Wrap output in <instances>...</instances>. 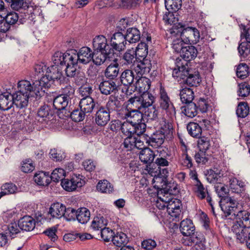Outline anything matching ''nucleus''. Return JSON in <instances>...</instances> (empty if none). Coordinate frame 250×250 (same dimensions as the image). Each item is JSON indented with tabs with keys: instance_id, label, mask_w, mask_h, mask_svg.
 Listing matches in <instances>:
<instances>
[{
	"instance_id": "53",
	"label": "nucleus",
	"mask_w": 250,
	"mask_h": 250,
	"mask_svg": "<svg viewBox=\"0 0 250 250\" xmlns=\"http://www.w3.org/2000/svg\"><path fill=\"white\" fill-rule=\"evenodd\" d=\"M142 0H121L119 6L127 9H134L140 5Z\"/></svg>"
},
{
	"instance_id": "62",
	"label": "nucleus",
	"mask_w": 250,
	"mask_h": 250,
	"mask_svg": "<svg viewBox=\"0 0 250 250\" xmlns=\"http://www.w3.org/2000/svg\"><path fill=\"white\" fill-rule=\"evenodd\" d=\"M135 136H127L123 143V146L127 151L131 150L135 147Z\"/></svg>"
},
{
	"instance_id": "12",
	"label": "nucleus",
	"mask_w": 250,
	"mask_h": 250,
	"mask_svg": "<svg viewBox=\"0 0 250 250\" xmlns=\"http://www.w3.org/2000/svg\"><path fill=\"white\" fill-rule=\"evenodd\" d=\"M196 180L197 183L195 185V192L197 196L201 199H204L206 197L207 201L209 203L211 207V209L213 213H214V208L213 203L212 202L211 197L209 195L207 189H206L203 186V184L197 179V177L195 178Z\"/></svg>"
},
{
	"instance_id": "13",
	"label": "nucleus",
	"mask_w": 250,
	"mask_h": 250,
	"mask_svg": "<svg viewBox=\"0 0 250 250\" xmlns=\"http://www.w3.org/2000/svg\"><path fill=\"white\" fill-rule=\"evenodd\" d=\"M1 18H3L11 26V25L15 24L18 21L21 23H23L29 18V16L28 13L27 14L25 13V17H23L22 15L19 16L18 14L15 12H9L5 15L2 14Z\"/></svg>"
},
{
	"instance_id": "36",
	"label": "nucleus",
	"mask_w": 250,
	"mask_h": 250,
	"mask_svg": "<svg viewBox=\"0 0 250 250\" xmlns=\"http://www.w3.org/2000/svg\"><path fill=\"white\" fill-rule=\"evenodd\" d=\"M187 129L188 134L191 136L196 138L201 137L202 129L198 124L190 122L187 125Z\"/></svg>"
},
{
	"instance_id": "49",
	"label": "nucleus",
	"mask_w": 250,
	"mask_h": 250,
	"mask_svg": "<svg viewBox=\"0 0 250 250\" xmlns=\"http://www.w3.org/2000/svg\"><path fill=\"white\" fill-rule=\"evenodd\" d=\"M212 140L209 137H200L198 141V147L199 150L203 151H210Z\"/></svg>"
},
{
	"instance_id": "16",
	"label": "nucleus",
	"mask_w": 250,
	"mask_h": 250,
	"mask_svg": "<svg viewBox=\"0 0 250 250\" xmlns=\"http://www.w3.org/2000/svg\"><path fill=\"white\" fill-rule=\"evenodd\" d=\"M185 238L183 239V243L186 246H191L195 244L194 250H205L203 244L198 239L197 235L193 234L191 235H184Z\"/></svg>"
},
{
	"instance_id": "28",
	"label": "nucleus",
	"mask_w": 250,
	"mask_h": 250,
	"mask_svg": "<svg viewBox=\"0 0 250 250\" xmlns=\"http://www.w3.org/2000/svg\"><path fill=\"white\" fill-rule=\"evenodd\" d=\"M231 229L233 233L235 235V238L237 242L244 243L246 242L247 237L246 229L243 228V227H239L236 225H233Z\"/></svg>"
},
{
	"instance_id": "14",
	"label": "nucleus",
	"mask_w": 250,
	"mask_h": 250,
	"mask_svg": "<svg viewBox=\"0 0 250 250\" xmlns=\"http://www.w3.org/2000/svg\"><path fill=\"white\" fill-rule=\"evenodd\" d=\"M111 45L114 49L118 51L124 50L126 41L125 36L121 32L115 33L111 38Z\"/></svg>"
},
{
	"instance_id": "42",
	"label": "nucleus",
	"mask_w": 250,
	"mask_h": 250,
	"mask_svg": "<svg viewBox=\"0 0 250 250\" xmlns=\"http://www.w3.org/2000/svg\"><path fill=\"white\" fill-rule=\"evenodd\" d=\"M137 55L135 50L128 49L124 54L122 59L124 64L132 65L136 61Z\"/></svg>"
},
{
	"instance_id": "17",
	"label": "nucleus",
	"mask_w": 250,
	"mask_h": 250,
	"mask_svg": "<svg viewBox=\"0 0 250 250\" xmlns=\"http://www.w3.org/2000/svg\"><path fill=\"white\" fill-rule=\"evenodd\" d=\"M12 95L13 104H14L17 107L23 108L27 106L30 96L18 91Z\"/></svg>"
},
{
	"instance_id": "27",
	"label": "nucleus",
	"mask_w": 250,
	"mask_h": 250,
	"mask_svg": "<svg viewBox=\"0 0 250 250\" xmlns=\"http://www.w3.org/2000/svg\"><path fill=\"white\" fill-rule=\"evenodd\" d=\"M155 156V155L154 152L147 147H146L140 152V160L144 164H151L153 161Z\"/></svg>"
},
{
	"instance_id": "5",
	"label": "nucleus",
	"mask_w": 250,
	"mask_h": 250,
	"mask_svg": "<svg viewBox=\"0 0 250 250\" xmlns=\"http://www.w3.org/2000/svg\"><path fill=\"white\" fill-rule=\"evenodd\" d=\"M155 97L150 93H142L140 96H134L128 100L129 104L138 109L150 107L155 101Z\"/></svg>"
},
{
	"instance_id": "6",
	"label": "nucleus",
	"mask_w": 250,
	"mask_h": 250,
	"mask_svg": "<svg viewBox=\"0 0 250 250\" xmlns=\"http://www.w3.org/2000/svg\"><path fill=\"white\" fill-rule=\"evenodd\" d=\"M159 94L160 107L165 110L168 117L172 119L175 117L176 111L167 92L164 88L161 87L160 90Z\"/></svg>"
},
{
	"instance_id": "22",
	"label": "nucleus",
	"mask_w": 250,
	"mask_h": 250,
	"mask_svg": "<svg viewBox=\"0 0 250 250\" xmlns=\"http://www.w3.org/2000/svg\"><path fill=\"white\" fill-rule=\"evenodd\" d=\"M180 229L183 235H191L194 234L195 228L192 220L186 219L181 222Z\"/></svg>"
},
{
	"instance_id": "52",
	"label": "nucleus",
	"mask_w": 250,
	"mask_h": 250,
	"mask_svg": "<svg viewBox=\"0 0 250 250\" xmlns=\"http://www.w3.org/2000/svg\"><path fill=\"white\" fill-rule=\"evenodd\" d=\"M65 172L63 168H55L50 175V181H52L54 182H58L59 181H62L63 178L65 176Z\"/></svg>"
},
{
	"instance_id": "64",
	"label": "nucleus",
	"mask_w": 250,
	"mask_h": 250,
	"mask_svg": "<svg viewBox=\"0 0 250 250\" xmlns=\"http://www.w3.org/2000/svg\"><path fill=\"white\" fill-rule=\"evenodd\" d=\"M238 95L239 97H245L250 93V86L247 83H243L238 85Z\"/></svg>"
},
{
	"instance_id": "29",
	"label": "nucleus",
	"mask_w": 250,
	"mask_h": 250,
	"mask_svg": "<svg viewBox=\"0 0 250 250\" xmlns=\"http://www.w3.org/2000/svg\"><path fill=\"white\" fill-rule=\"evenodd\" d=\"M165 138L164 135L159 134L157 132L156 134H153L148 139H146V143L154 148H158L163 144Z\"/></svg>"
},
{
	"instance_id": "34",
	"label": "nucleus",
	"mask_w": 250,
	"mask_h": 250,
	"mask_svg": "<svg viewBox=\"0 0 250 250\" xmlns=\"http://www.w3.org/2000/svg\"><path fill=\"white\" fill-rule=\"evenodd\" d=\"M69 98L65 94H61L54 98L53 106L57 110L65 108L68 104Z\"/></svg>"
},
{
	"instance_id": "26",
	"label": "nucleus",
	"mask_w": 250,
	"mask_h": 250,
	"mask_svg": "<svg viewBox=\"0 0 250 250\" xmlns=\"http://www.w3.org/2000/svg\"><path fill=\"white\" fill-rule=\"evenodd\" d=\"M34 180L37 185L41 186H48L50 183V177L49 172L39 171L34 177Z\"/></svg>"
},
{
	"instance_id": "21",
	"label": "nucleus",
	"mask_w": 250,
	"mask_h": 250,
	"mask_svg": "<svg viewBox=\"0 0 250 250\" xmlns=\"http://www.w3.org/2000/svg\"><path fill=\"white\" fill-rule=\"evenodd\" d=\"M21 229L26 231L32 230L35 227V221L30 216H25L19 221Z\"/></svg>"
},
{
	"instance_id": "59",
	"label": "nucleus",
	"mask_w": 250,
	"mask_h": 250,
	"mask_svg": "<svg viewBox=\"0 0 250 250\" xmlns=\"http://www.w3.org/2000/svg\"><path fill=\"white\" fill-rule=\"evenodd\" d=\"M249 73V67L246 63H240L237 66L236 75L238 78L243 79L248 76Z\"/></svg>"
},
{
	"instance_id": "58",
	"label": "nucleus",
	"mask_w": 250,
	"mask_h": 250,
	"mask_svg": "<svg viewBox=\"0 0 250 250\" xmlns=\"http://www.w3.org/2000/svg\"><path fill=\"white\" fill-rule=\"evenodd\" d=\"M90 213L88 209L86 208H79V223L84 224L89 220Z\"/></svg>"
},
{
	"instance_id": "54",
	"label": "nucleus",
	"mask_w": 250,
	"mask_h": 250,
	"mask_svg": "<svg viewBox=\"0 0 250 250\" xmlns=\"http://www.w3.org/2000/svg\"><path fill=\"white\" fill-rule=\"evenodd\" d=\"M165 4L167 10H171L176 11L179 9L182 5L181 0H165Z\"/></svg>"
},
{
	"instance_id": "30",
	"label": "nucleus",
	"mask_w": 250,
	"mask_h": 250,
	"mask_svg": "<svg viewBox=\"0 0 250 250\" xmlns=\"http://www.w3.org/2000/svg\"><path fill=\"white\" fill-rule=\"evenodd\" d=\"M174 28H176L178 31H180L181 37L183 40V42L185 44L192 43V36L191 34V27H188L184 28L183 26L178 27L177 25L173 26Z\"/></svg>"
},
{
	"instance_id": "24",
	"label": "nucleus",
	"mask_w": 250,
	"mask_h": 250,
	"mask_svg": "<svg viewBox=\"0 0 250 250\" xmlns=\"http://www.w3.org/2000/svg\"><path fill=\"white\" fill-rule=\"evenodd\" d=\"M197 49L193 46L188 45L183 48L180 55L181 57L187 62L194 59L197 55Z\"/></svg>"
},
{
	"instance_id": "41",
	"label": "nucleus",
	"mask_w": 250,
	"mask_h": 250,
	"mask_svg": "<svg viewBox=\"0 0 250 250\" xmlns=\"http://www.w3.org/2000/svg\"><path fill=\"white\" fill-rule=\"evenodd\" d=\"M112 241L113 244L118 247H123L125 246L128 241L126 235L123 232H117L114 234Z\"/></svg>"
},
{
	"instance_id": "10",
	"label": "nucleus",
	"mask_w": 250,
	"mask_h": 250,
	"mask_svg": "<svg viewBox=\"0 0 250 250\" xmlns=\"http://www.w3.org/2000/svg\"><path fill=\"white\" fill-rule=\"evenodd\" d=\"M80 99L79 108L81 112L79 113V122L83 120L85 114L91 112L94 107L93 100L90 96L84 97Z\"/></svg>"
},
{
	"instance_id": "51",
	"label": "nucleus",
	"mask_w": 250,
	"mask_h": 250,
	"mask_svg": "<svg viewBox=\"0 0 250 250\" xmlns=\"http://www.w3.org/2000/svg\"><path fill=\"white\" fill-rule=\"evenodd\" d=\"M78 182L74 178L71 179H63L61 182V185L66 191H72L77 188Z\"/></svg>"
},
{
	"instance_id": "3",
	"label": "nucleus",
	"mask_w": 250,
	"mask_h": 250,
	"mask_svg": "<svg viewBox=\"0 0 250 250\" xmlns=\"http://www.w3.org/2000/svg\"><path fill=\"white\" fill-rule=\"evenodd\" d=\"M50 86L48 76L42 77L32 84L27 80H21L18 83V91L27 95L30 97H41L45 92V89Z\"/></svg>"
},
{
	"instance_id": "32",
	"label": "nucleus",
	"mask_w": 250,
	"mask_h": 250,
	"mask_svg": "<svg viewBox=\"0 0 250 250\" xmlns=\"http://www.w3.org/2000/svg\"><path fill=\"white\" fill-rule=\"evenodd\" d=\"M99 87L102 94L107 95L116 89L117 85L113 81H105L100 83Z\"/></svg>"
},
{
	"instance_id": "38",
	"label": "nucleus",
	"mask_w": 250,
	"mask_h": 250,
	"mask_svg": "<svg viewBox=\"0 0 250 250\" xmlns=\"http://www.w3.org/2000/svg\"><path fill=\"white\" fill-rule=\"evenodd\" d=\"M180 97L182 103L187 104L192 103L194 97V94L191 89L184 88L181 90Z\"/></svg>"
},
{
	"instance_id": "19",
	"label": "nucleus",
	"mask_w": 250,
	"mask_h": 250,
	"mask_svg": "<svg viewBox=\"0 0 250 250\" xmlns=\"http://www.w3.org/2000/svg\"><path fill=\"white\" fill-rule=\"evenodd\" d=\"M151 64L150 61L146 59H143L142 61L138 62L134 67L135 72L139 75L148 73L150 70Z\"/></svg>"
},
{
	"instance_id": "33",
	"label": "nucleus",
	"mask_w": 250,
	"mask_h": 250,
	"mask_svg": "<svg viewBox=\"0 0 250 250\" xmlns=\"http://www.w3.org/2000/svg\"><path fill=\"white\" fill-rule=\"evenodd\" d=\"M169 193L165 192L163 193L162 191H159L158 193L157 199L155 202V205L159 209H167V205L169 201Z\"/></svg>"
},
{
	"instance_id": "4",
	"label": "nucleus",
	"mask_w": 250,
	"mask_h": 250,
	"mask_svg": "<svg viewBox=\"0 0 250 250\" xmlns=\"http://www.w3.org/2000/svg\"><path fill=\"white\" fill-rule=\"evenodd\" d=\"M53 115V111L51 107L47 104H44L39 108L36 116L30 113L25 120L32 125L39 126V128H41L46 127Z\"/></svg>"
},
{
	"instance_id": "61",
	"label": "nucleus",
	"mask_w": 250,
	"mask_h": 250,
	"mask_svg": "<svg viewBox=\"0 0 250 250\" xmlns=\"http://www.w3.org/2000/svg\"><path fill=\"white\" fill-rule=\"evenodd\" d=\"M63 217L68 221L78 220V211L71 208H66Z\"/></svg>"
},
{
	"instance_id": "46",
	"label": "nucleus",
	"mask_w": 250,
	"mask_h": 250,
	"mask_svg": "<svg viewBox=\"0 0 250 250\" xmlns=\"http://www.w3.org/2000/svg\"><path fill=\"white\" fill-rule=\"evenodd\" d=\"M127 121L133 125L139 122L144 121L143 114L138 110L130 111Z\"/></svg>"
},
{
	"instance_id": "63",
	"label": "nucleus",
	"mask_w": 250,
	"mask_h": 250,
	"mask_svg": "<svg viewBox=\"0 0 250 250\" xmlns=\"http://www.w3.org/2000/svg\"><path fill=\"white\" fill-rule=\"evenodd\" d=\"M221 174L220 173L215 172L212 170L208 171V174L207 175V180L210 183H219L221 181Z\"/></svg>"
},
{
	"instance_id": "57",
	"label": "nucleus",
	"mask_w": 250,
	"mask_h": 250,
	"mask_svg": "<svg viewBox=\"0 0 250 250\" xmlns=\"http://www.w3.org/2000/svg\"><path fill=\"white\" fill-rule=\"evenodd\" d=\"M122 103L120 101L116 98H110L106 103V107L109 113L113 111H117L121 107Z\"/></svg>"
},
{
	"instance_id": "39",
	"label": "nucleus",
	"mask_w": 250,
	"mask_h": 250,
	"mask_svg": "<svg viewBox=\"0 0 250 250\" xmlns=\"http://www.w3.org/2000/svg\"><path fill=\"white\" fill-rule=\"evenodd\" d=\"M119 72V64L116 62L109 64L105 71V76L109 79H114L118 75Z\"/></svg>"
},
{
	"instance_id": "31",
	"label": "nucleus",
	"mask_w": 250,
	"mask_h": 250,
	"mask_svg": "<svg viewBox=\"0 0 250 250\" xmlns=\"http://www.w3.org/2000/svg\"><path fill=\"white\" fill-rule=\"evenodd\" d=\"M125 40L130 43H134L138 42L140 39V32L136 28H129L127 30Z\"/></svg>"
},
{
	"instance_id": "43",
	"label": "nucleus",
	"mask_w": 250,
	"mask_h": 250,
	"mask_svg": "<svg viewBox=\"0 0 250 250\" xmlns=\"http://www.w3.org/2000/svg\"><path fill=\"white\" fill-rule=\"evenodd\" d=\"M210 151H203L199 150L196 153L194 158L196 162L199 164H206L211 157Z\"/></svg>"
},
{
	"instance_id": "56",
	"label": "nucleus",
	"mask_w": 250,
	"mask_h": 250,
	"mask_svg": "<svg viewBox=\"0 0 250 250\" xmlns=\"http://www.w3.org/2000/svg\"><path fill=\"white\" fill-rule=\"evenodd\" d=\"M249 112V106L247 103L245 102L240 103L237 106L236 114L239 117L245 118Z\"/></svg>"
},
{
	"instance_id": "35",
	"label": "nucleus",
	"mask_w": 250,
	"mask_h": 250,
	"mask_svg": "<svg viewBox=\"0 0 250 250\" xmlns=\"http://www.w3.org/2000/svg\"><path fill=\"white\" fill-rule=\"evenodd\" d=\"M92 50L88 47L84 46L79 49V62L86 64L92 60Z\"/></svg>"
},
{
	"instance_id": "20",
	"label": "nucleus",
	"mask_w": 250,
	"mask_h": 250,
	"mask_svg": "<svg viewBox=\"0 0 250 250\" xmlns=\"http://www.w3.org/2000/svg\"><path fill=\"white\" fill-rule=\"evenodd\" d=\"M13 104L12 95L8 92L1 93L0 94V109L7 110Z\"/></svg>"
},
{
	"instance_id": "18",
	"label": "nucleus",
	"mask_w": 250,
	"mask_h": 250,
	"mask_svg": "<svg viewBox=\"0 0 250 250\" xmlns=\"http://www.w3.org/2000/svg\"><path fill=\"white\" fill-rule=\"evenodd\" d=\"M65 210L66 207L63 204L57 202L51 205L49 213L53 218L59 219L63 217Z\"/></svg>"
},
{
	"instance_id": "40",
	"label": "nucleus",
	"mask_w": 250,
	"mask_h": 250,
	"mask_svg": "<svg viewBox=\"0 0 250 250\" xmlns=\"http://www.w3.org/2000/svg\"><path fill=\"white\" fill-rule=\"evenodd\" d=\"M183 82L189 86H197L201 82V79L198 73L191 74L188 72Z\"/></svg>"
},
{
	"instance_id": "7",
	"label": "nucleus",
	"mask_w": 250,
	"mask_h": 250,
	"mask_svg": "<svg viewBox=\"0 0 250 250\" xmlns=\"http://www.w3.org/2000/svg\"><path fill=\"white\" fill-rule=\"evenodd\" d=\"M168 32L169 34L167 33V34L168 35V39L171 42L172 49L175 52L181 53L183 48L185 47L183 46V44L185 43L183 42L182 37H181L180 31L172 27Z\"/></svg>"
},
{
	"instance_id": "1",
	"label": "nucleus",
	"mask_w": 250,
	"mask_h": 250,
	"mask_svg": "<svg viewBox=\"0 0 250 250\" xmlns=\"http://www.w3.org/2000/svg\"><path fill=\"white\" fill-rule=\"evenodd\" d=\"M53 64L47 66L44 62L35 65L34 69L37 73H44L43 77L48 76L51 84L52 82L63 83L64 78L62 76L63 70L69 77H73L77 74L78 68V53L76 50H69L65 53L56 52L52 58Z\"/></svg>"
},
{
	"instance_id": "55",
	"label": "nucleus",
	"mask_w": 250,
	"mask_h": 250,
	"mask_svg": "<svg viewBox=\"0 0 250 250\" xmlns=\"http://www.w3.org/2000/svg\"><path fill=\"white\" fill-rule=\"evenodd\" d=\"M121 130L125 136H128L134 134L135 129L133 124L126 120L122 123Z\"/></svg>"
},
{
	"instance_id": "15",
	"label": "nucleus",
	"mask_w": 250,
	"mask_h": 250,
	"mask_svg": "<svg viewBox=\"0 0 250 250\" xmlns=\"http://www.w3.org/2000/svg\"><path fill=\"white\" fill-rule=\"evenodd\" d=\"M110 120V113L105 107H100L95 114L96 124L101 126L105 125Z\"/></svg>"
},
{
	"instance_id": "11",
	"label": "nucleus",
	"mask_w": 250,
	"mask_h": 250,
	"mask_svg": "<svg viewBox=\"0 0 250 250\" xmlns=\"http://www.w3.org/2000/svg\"><path fill=\"white\" fill-rule=\"evenodd\" d=\"M169 201L167 205V209L169 215L173 218V220L179 219L181 213V203L179 200L173 198L172 196L169 194Z\"/></svg>"
},
{
	"instance_id": "45",
	"label": "nucleus",
	"mask_w": 250,
	"mask_h": 250,
	"mask_svg": "<svg viewBox=\"0 0 250 250\" xmlns=\"http://www.w3.org/2000/svg\"><path fill=\"white\" fill-rule=\"evenodd\" d=\"M182 109V113L188 117L192 118L197 114V106L194 103L187 104Z\"/></svg>"
},
{
	"instance_id": "37",
	"label": "nucleus",
	"mask_w": 250,
	"mask_h": 250,
	"mask_svg": "<svg viewBox=\"0 0 250 250\" xmlns=\"http://www.w3.org/2000/svg\"><path fill=\"white\" fill-rule=\"evenodd\" d=\"M121 82L125 85L129 86L133 83L135 79L133 71L130 69L124 70L121 75Z\"/></svg>"
},
{
	"instance_id": "48",
	"label": "nucleus",
	"mask_w": 250,
	"mask_h": 250,
	"mask_svg": "<svg viewBox=\"0 0 250 250\" xmlns=\"http://www.w3.org/2000/svg\"><path fill=\"white\" fill-rule=\"evenodd\" d=\"M97 189L102 193H110L114 190L111 184L106 180H101L98 182Z\"/></svg>"
},
{
	"instance_id": "8",
	"label": "nucleus",
	"mask_w": 250,
	"mask_h": 250,
	"mask_svg": "<svg viewBox=\"0 0 250 250\" xmlns=\"http://www.w3.org/2000/svg\"><path fill=\"white\" fill-rule=\"evenodd\" d=\"M94 50L100 51L105 54H113V50L108 45L106 38L103 35L96 36L92 42Z\"/></svg>"
},
{
	"instance_id": "23",
	"label": "nucleus",
	"mask_w": 250,
	"mask_h": 250,
	"mask_svg": "<svg viewBox=\"0 0 250 250\" xmlns=\"http://www.w3.org/2000/svg\"><path fill=\"white\" fill-rule=\"evenodd\" d=\"M159 131L157 132L159 134L164 135L165 137L172 133V125L171 123L164 118H162L157 125Z\"/></svg>"
},
{
	"instance_id": "60",
	"label": "nucleus",
	"mask_w": 250,
	"mask_h": 250,
	"mask_svg": "<svg viewBox=\"0 0 250 250\" xmlns=\"http://www.w3.org/2000/svg\"><path fill=\"white\" fill-rule=\"evenodd\" d=\"M6 233H8L9 235L12 238L15 237L16 234L20 232L21 229L20 228L19 223L17 224L16 222L11 223L7 226H6Z\"/></svg>"
},
{
	"instance_id": "9",
	"label": "nucleus",
	"mask_w": 250,
	"mask_h": 250,
	"mask_svg": "<svg viewBox=\"0 0 250 250\" xmlns=\"http://www.w3.org/2000/svg\"><path fill=\"white\" fill-rule=\"evenodd\" d=\"M35 6L34 3L32 0H18L16 1L15 3L11 5V7L16 10H21L24 11V15L25 17V13L27 14L28 13L29 17L30 15L32 14L34 11V7Z\"/></svg>"
},
{
	"instance_id": "2",
	"label": "nucleus",
	"mask_w": 250,
	"mask_h": 250,
	"mask_svg": "<svg viewBox=\"0 0 250 250\" xmlns=\"http://www.w3.org/2000/svg\"><path fill=\"white\" fill-rule=\"evenodd\" d=\"M238 202L232 197L222 199L220 206L226 217L235 219L233 225L245 229L250 228V213L245 210H239Z\"/></svg>"
},
{
	"instance_id": "44",
	"label": "nucleus",
	"mask_w": 250,
	"mask_h": 250,
	"mask_svg": "<svg viewBox=\"0 0 250 250\" xmlns=\"http://www.w3.org/2000/svg\"><path fill=\"white\" fill-rule=\"evenodd\" d=\"M111 54H105L104 53L97 51V52L92 53V60L93 63L96 65H100L103 64L107 58L111 57Z\"/></svg>"
},
{
	"instance_id": "50",
	"label": "nucleus",
	"mask_w": 250,
	"mask_h": 250,
	"mask_svg": "<svg viewBox=\"0 0 250 250\" xmlns=\"http://www.w3.org/2000/svg\"><path fill=\"white\" fill-rule=\"evenodd\" d=\"M188 74V71L184 66L175 68L172 71V77L179 81L181 80H185L187 74Z\"/></svg>"
},
{
	"instance_id": "25",
	"label": "nucleus",
	"mask_w": 250,
	"mask_h": 250,
	"mask_svg": "<svg viewBox=\"0 0 250 250\" xmlns=\"http://www.w3.org/2000/svg\"><path fill=\"white\" fill-rule=\"evenodd\" d=\"M150 85V80L146 77L139 78L135 83V89L138 90L140 93L147 92Z\"/></svg>"
},
{
	"instance_id": "47",
	"label": "nucleus",
	"mask_w": 250,
	"mask_h": 250,
	"mask_svg": "<svg viewBox=\"0 0 250 250\" xmlns=\"http://www.w3.org/2000/svg\"><path fill=\"white\" fill-rule=\"evenodd\" d=\"M107 224V221L104 217H95L92 221L91 226L94 230H101Z\"/></svg>"
}]
</instances>
